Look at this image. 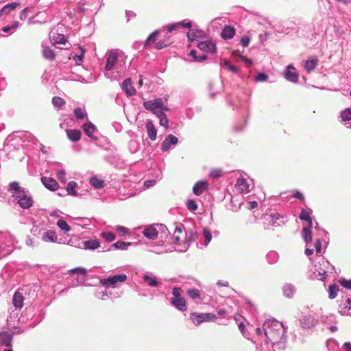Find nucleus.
<instances>
[{"label": "nucleus", "instance_id": "nucleus-1", "mask_svg": "<svg viewBox=\"0 0 351 351\" xmlns=\"http://www.w3.org/2000/svg\"><path fill=\"white\" fill-rule=\"evenodd\" d=\"M263 330L265 338L274 346V351L286 348V330L281 322L275 319H269L264 322Z\"/></svg>", "mask_w": 351, "mask_h": 351}, {"label": "nucleus", "instance_id": "nucleus-2", "mask_svg": "<svg viewBox=\"0 0 351 351\" xmlns=\"http://www.w3.org/2000/svg\"><path fill=\"white\" fill-rule=\"evenodd\" d=\"M104 75L110 80H117L126 71L125 59L119 50L108 51L105 55Z\"/></svg>", "mask_w": 351, "mask_h": 351}, {"label": "nucleus", "instance_id": "nucleus-3", "mask_svg": "<svg viewBox=\"0 0 351 351\" xmlns=\"http://www.w3.org/2000/svg\"><path fill=\"white\" fill-rule=\"evenodd\" d=\"M12 202L19 204L23 209H28L33 206V199L29 191L21 186L18 182H12L8 188Z\"/></svg>", "mask_w": 351, "mask_h": 351}, {"label": "nucleus", "instance_id": "nucleus-4", "mask_svg": "<svg viewBox=\"0 0 351 351\" xmlns=\"http://www.w3.org/2000/svg\"><path fill=\"white\" fill-rule=\"evenodd\" d=\"M317 259V263L314 266L313 278L324 281L328 276V273L333 272L335 267L330 265V262L323 256H319Z\"/></svg>", "mask_w": 351, "mask_h": 351}, {"label": "nucleus", "instance_id": "nucleus-5", "mask_svg": "<svg viewBox=\"0 0 351 351\" xmlns=\"http://www.w3.org/2000/svg\"><path fill=\"white\" fill-rule=\"evenodd\" d=\"M17 240L8 232H0V258L10 254L15 249Z\"/></svg>", "mask_w": 351, "mask_h": 351}, {"label": "nucleus", "instance_id": "nucleus-6", "mask_svg": "<svg viewBox=\"0 0 351 351\" xmlns=\"http://www.w3.org/2000/svg\"><path fill=\"white\" fill-rule=\"evenodd\" d=\"M169 232L167 226L162 223H154L145 227L143 234L149 239L159 237L161 239L167 238Z\"/></svg>", "mask_w": 351, "mask_h": 351}, {"label": "nucleus", "instance_id": "nucleus-7", "mask_svg": "<svg viewBox=\"0 0 351 351\" xmlns=\"http://www.w3.org/2000/svg\"><path fill=\"white\" fill-rule=\"evenodd\" d=\"M128 280V276L125 274H118L109 276L107 278H100L99 284L105 287L108 288H117L121 284L125 282Z\"/></svg>", "mask_w": 351, "mask_h": 351}, {"label": "nucleus", "instance_id": "nucleus-8", "mask_svg": "<svg viewBox=\"0 0 351 351\" xmlns=\"http://www.w3.org/2000/svg\"><path fill=\"white\" fill-rule=\"evenodd\" d=\"M198 238L199 234L197 232H188L186 233L185 241L182 243H176L175 250L180 252H184L189 249L190 244Z\"/></svg>", "mask_w": 351, "mask_h": 351}, {"label": "nucleus", "instance_id": "nucleus-9", "mask_svg": "<svg viewBox=\"0 0 351 351\" xmlns=\"http://www.w3.org/2000/svg\"><path fill=\"white\" fill-rule=\"evenodd\" d=\"M190 319L192 320L193 323L198 326L200 324L204 322H213L217 319L216 315L208 313H192L190 314Z\"/></svg>", "mask_w": 351, "mask_h": 351}, {"label": "nucleus", "instance_id": "nucleus-10", "mask_svg": "<svg viewBox=\"0 0 351 351\" xmlns=\"http://www.w3.org/2000/svg\"><path fill=\"white\" fill-rule=\"evenodd\" d=\"M23 332V330L19 329L16 331H12V332H8L6 331L0 332V347H10L12 343L13 335L21 334Z\"/></svg>", "mask_w": 351, "mask_h": 351}, {"label": "nucleus", "instance_id": "nucleus-11", "mask_svg": "<svg viewBox=\"0 0 351 351\" xmlns=\"http://www.w3.org/2000/svg\"><path fill=\"white\" fill-rule=\"evenodd\" d=\"M250 182L251 180H249L248 179L243 177H240L237 178L235 188L240 193H247L252 187V184Z\"/></svg>", "mask_w": 351, "mask_h": 351}, {"label": "nucleus", "instance_id": "nucleus-12", "mask_svg": "<svg viewBox=\"0 0 351 351\" xmlns=\"http://www.w3.org/2000/svg\"><path fill=\"white\" fill-rule=\"evenodd\" d=\"M284 77L289 82L296 83L298 81V73L296 72L295 67L289 64L286 67L283 73Z\"/></svg>", "mask_w": 351, "mask_h": 351}, {"label": "nucleus", "instance_id": "nucleus-13", "mask_svg": "<svg viewBox=\"0 0 351 351\" xmlns=\"http://www.w3.org/2000/svg\"><path fill=\"white\" fill-rule=\"evenodd\" d=\"M178 138L173 134H169L162 141L160 149L162 152H167L171 149V146L177 145Z\"/></svg>", "mask_w": 351, "mask_h": 351}, {"label": "nucleus", "instance_id": "nucleus-14", "mask_svg": "<svg viewBox=\"0 0 351 351\" xmlns=\"http://www.w3.org/2000/svg\"><path fill=\"white\" fill-rule=\"evenodd\" d=\"M162 106V98H156L153 100H149L143 102V107L153 112L156 110V109L159 108Z\"/></svg>", "mask_w": 351, "mask_h": 351}, {"label": "nucleus", "instance_id": "nucleus-15", "mask_svg": "<svg viewBox=\"0 0 351 351\" xmlns=\"http://www.w3.org/2000/svg\"><path fill=\"white\" fill-rule=\"evenodd\" d=\"M40 238L42 241L47 243H56L57 235L53 230H40Z\"/></svg>", "mask_w": 351, "mask_h": 351}, {"label": "nucleus", "instance_id": "nucleus-16", "mask_svg": "<svg viewBox=\"0 0 351 351\" xmlns=\"http://www.w3.org/2000/svg\"><path fill=\"white\" fill-rule=\"evenodd\" d=\"M192 23L191 21H180L175 23L169 24L167 25V31L168 33L176 31L180 28H191Z\"/></svg>", "mask_w": 351, "mask_h": 351}, {"label": "nucleus", "instance_id": "nucleus-17", "mask_svg": "<svg viewBox=\"0 0 351 351\" xmlns=\"http://www.w3.org/2000/svg\"><path fill=\"white\" fill-rule=\"evenodd\" d=\"M142 278L143 282L151 287H157L159 285L157 277L151 272L147 271L144 274Z\"/></svg>", "mask_w": 351, "mask_h": 351}, {"label": "nucleus", "instance_id": "nucleus-18", "mask_svg": "<svg viewBox=\"0 0 351 351\" xmlns=\"http://www.w3.org/2000/svg\"><path fill=\"white\" fill-rule=\"evenodd\" d=\"M317 324V320L311 315H304L300 319V324L304 328H311Z\"/></svg>", "mask_w": 351, "mask_h": 351}, {"label": "nucleus", "instance_id": "nucleus-19", "mask_svg": "<svg viewBox=\"0 0 351 351\" xmlns=\"http://www.w3.org/2000/svg\"><path fill=\"white\" fill-rule=\"evenodd\" d=\"M171 304L180 311L184 312L186 311V304L184 298H171Z\"/></svg>", "mask_w": 351, "mask_h": 351}, {"label": "nucleus", "instance_id": "nucleus-20", "mask_svg": "<svg viewBox=\"0 0 351 351\" xmlns=\"http://www.w3.org/2000/svg\"><path fill=\"white\" fill-rule=\"evenodd\" d=\"M82 129L84 133L90 137L91 139L95 141L97 140V137L94 136V133L97 131L95 125L91 122L85 123L82 125Z\"/></svg>", "mask_w": 351, "mask_h": 351}, {"label": "nucleus", "instance_id": "nucleus-21", "mask_svg": "<svg viewBox=\"0 0 351 351\" xmlns=\"http://www.w3.org/2000/svg\"><path fill=\"white\" fill-rule=\"evenodd\" d=\"M43 185L50 191H54L59 187L58 183L56 180L49 177H43L41 178Z\"/></svg>", "mask_w": 351, "mask_h": 351}, {"label": "nucleus", "instance_id": "nucleus-22", "mask_svg": "<svg viewBox=\"0 0 351 351\" xmlns=\"http://www.w3.org/2000/svg\"><path fill=\"white\" fill-rule=\"evenodd\" d=\"M122 89L125 92L128 96L134 95L136 93V89L132 84L130 78H127L123 82Z\"/></svg>", "mask_w": 351, "mask_h": 351}, {"label": "nucleus", "instance_id": "nucleus-23", "mask_svg": "<svg viewBox=\"0 0 351 351\" xmlns=\"http://www.w3.org/2000/svg\"><path fill=\"white\" fill-rule=\"evenodd\" d=\"M208 188V182L204 180L197 182L193 187V193L195 195H200Z\"/></svg>", "mask_w": 351, "mask_h": 351}, {"label": "nucleus", "instance_id": "nucleus-24", "mask_svg": "<svg viewBox=\"0 0 351 351\" xmlns=\"http://www.w3.org/2000/svg\"><path fill=\"white\" fill-rule=\"evenodd\" d=\"M197 47L203 51L208 53H214L216 51V46L212 42L202 41L197 44Z\"/></svg>", "mask_w": 351, "mask_h": 351}, {"label": "nucleus", "instance_id": "nucleus-25", "mask_svg": "<svg viewBox=\"0 0 351 351\" xmlns=\"http://www.w3.org/2000/svg\"><path fill=\"white\" fill-rule=\"evenodd\" d=\"M145 128L149 139L155 141L157 135V130L151 120H147Z\"/></svg>", "mask_w": 351, "mask_h": 351}, {"label": "nucleus", "instance_id": "nucleus-26", "mask_svg": "<svg viewBox=\"0 0 351 351\" xmlns=\"http://www.w3.org/2000/svg\"><path fill=\"white\" fill-rule=\"evenodd\" d=\"M283 295L287 298H292L296 292V287L291 283H285L282 287Z\"/></svg>", "mask_w": 351, "mask_h": 351}, {"label": "nucleus", "instance_id": "nucleus-27", "mask_svg": "<svg viewBox=\"0 0 351 351\" xmlns=\"http://www.w3.org/2000/svg\"><path fill=\"white\" fill-rule=\"evenodd\" d=\"M82 244V248L86 250H95L100 246V243L97 239L84 241Z\"/></svg>", "mask_w": 351, "mask_h": 351}, {"label": "nucleus", "instance_id": "nucleus-28", "mask_svg": "<svg viewBox=\"0 0 351 351\" xmlns=\"http://www.w3.org/2000/svg\"><path fill=\"white\" fill-rule=\"evenodd\" d=\"M19 310L14 309L10 312V315L7 318L8 325L12 327L13 329H17L15 326V322L19 319Z\"/></svg>", "mask_w": 351, "mask_h": 351}, {"label": "nucleus", "instance_id": "nucleus-29", "mask_svg": "<svg viewBox=\"0 0 351 351\" xmlns=\"http://www.w3.org/2000/svg\"><path fill=\"white\" fill-rule=\"evenodd\" d=\"M313 213L311 209L302 208L299 218L302 221L308 222L311 227H313V221L311 217V215Z\"/></svg>", "mask_w": 351, "mask_h": 351}, {"label": "nucleus", "instance_id": "nucleus-30", "mask_svg": "<svg viewBox=\"0 0 351 351\" xmlns=\"http://www.w3.org/2000/svg\"><path fill=\"white\" fill-rule=\"evenodd\" d=\"M204 35V31L199 29H191L187 33V38L192 42L197 38H202Z\"/></svg>", "mask_w": 351, "mask_h": 351}, {"label": "nucleus", "instance_id": "nucleus-31", "mask_svg": "<svg viewBox=\"0 0 351 351\" xmlns=\"http://www.w3.org/2000/svg\"><path fill=\"white\" fill-rule=\"evenodd\" d=\"M235 34V29L230 25H226L221 32V36L223 39H230Z\"/></svg>", "mask_w": 351, "mask_h": 351}, {"label": "nucleus", "instance_id": "nucleus-32", "mask_svg": "<svg viewBox=\"0 0 351 351\" xmlns=\"http://www.w3.org/2000/svg\"><path fill=\"white\" fill-rule=\"evenodd\" d=\"M24 298L21 293L16 291L13 295L12 303L17 308H21L23 305Z\"/></svg>", "mask_w": 351, "mask_h": 351}, {"label": "nucleus", "instance_id": "nucleus-33", "mask_svg": "<svg viewBox=\"0 0 351 351\" xmlns=\"http://www.w3.org/2000/svg\"><path fill=\"white\" fill-rule=\"evenodd\" d=\"M318 64V60L316 58L308 59L305 61L304 68L308 73L313 71Z\"/></svg>", "mask_w": 351, "mask_h": 351}, {"label": "nucleus", "instance_id": "nucleus-34", "mask_svg": "<svg viewBox=\"0 0 351 351\" xmlns=\"http://www.w3.org/2000/svg\"><path fill=\"white\" fill-rule=\"evenodd\" d=\"M66 132L68 138L73 142L78 141L81 138L82 133L79 130H66Z\"/></svg>", "mask_w": 351, "mask_h": 351}, {"label": "nucleus", "instance_id": "nucleus-35", "mask_svg": "<svg viewBox=\"0 0 351 351\" xmlns=\"http://www.w3.org/2000/svg\"><path fill=\"white\" fill-rule=\"evenodd\" d=\"M19 5V3L17 2H12L6 4L0 10V16L8 15L9 13L11 12V11L15 10Z\"/></svg>", "mask_w": 351, "mask_h": 351}, {"label": "nucleus", "instance_id": "nucleus-36", "mask_svg": "<svg viewBox=\"0 0 351 351\" xmlns=\"http://www.w3.org/2000/svg\"><path fill=\"white\" fill-rule=\"evenodd\" d=\"M310 225L308 227H304L302 231V237L306 244L309 243L312 240V232Z\"/></svg>", "mask_w": 351, "mask_h": 351}, {"label": "nucleus", "instance_id": "nucleus-37", "mask_svg": "<svg viewBox=\"0 0 351 351\" xmlns=\"http://www.w3.org/2000/svg\"><path fill=\"white\" fill-rule=\"evenodd\" d=\"M202 237H204V243H200V245H203L204 247H206L209 244V243L210 242V241L212 239L211 232L208 228H207V227L204 228V229L202 230Z\"/></svg>", "mask_w": 351, "mask_h": 351}, {"label": "nucleus", "instance_id": "nucleus-38", "mask_svg": "<svg viewBox=\"0 0 351 351\" xmlns=\"http://www.w3.org/2000/svg\"><path fill=\"white\" fill-rule=\"evenodd\" d=\"M90 184L96 189H101L105 186L104 181L95 176L90 179Z\"/></svg>", "mask_w": 351, "mask_h": 351}, {"label": "nucleus", "instance_id": "nucleus-39", "mask_svg": "<svg viewBox=\"0 0 351 351\" xmlns=\"http://www.w3.org/2000/svg\"><path fill=\"white\" fill-rule=\"evenodd\" d=\"M77 187V184L74 181H70L66 186V190L69 195L72 196H78L77 192L75 189Z\"/></svg>", "mask_w": 351, "mask_h": 351}, {"label": "nucleus", "instance_id": "nucleus-40", "mask_svg": "<svg viewBox=\"0 0 351 351\" xmlns=\"http://www.w3.org/2000/svg\"><path fill=\"white\" fill-rule=\"evenodd\" d=\"M351 310V299H346L343 304L340 306L339 313L342 315L350 314L348 311Z\"/></svg>", "mask_w": 351, "mask_h": 351}, {"label": "nucleus", "instance_id": "nucleus-41", "mask_svg": "<svg viewBox=\"0 0 351 351\" xmlns=\"http://www.w3.org/2000/svg\"><path fill=\"white\" fill-rule=\"evenodd\" d=\"M266 259L269 264H275L278 261L279 255L276 251H270L267 254Z\"/></svg>", "mask_w": 351, "mask_h": 351}, {"label": "nucleus", "instance_id": "nucleus-42", "mask_svg": "<svg viewBox=\"0 0 351 351\" xmlns=\"http://www.w3.org/2000/svg\"><path fill=\"white\" fill-rule=\"evenodd\" d=\"M184 230L183 225L180 224L176 226L174 233H173V239H174V247H176V243H180V234H182Z\"/></svg>", "mask_w": 351, "mask_h": 351}, {"label": "nucleus", "instance_id": "nucleus-43", "mask_svg": "<svg viewBox=\"0 0 351 351\" xmlns=\"http://www.w3.org/2000/svg\"><path fill=\"white\" fill-rule=\"evenodd\" d=\"M19 27V23L14 21L11 25H6L2 27L1 31L6 34H12Z\"/></svg>", "mask_w": 351, "mask_h": 351}, {"label": "nucleus", "instance_id": "nucleus-44", "mask_svg": "<svg viewBox=\"0 0 351 351\" xmlns=\"http://www.w3.org/2000/svg\"><path fill=\"white\" fill-rule=\"evenodd\" d=\"M74 114L77 119H84L87 117L84 107H77L74 109Z\"/></svg>", "mask_w": 351, "mask_h": 351}, {"label": "nucleus", "instance_id": "nucleus-45", "mask_svg": "<svg viewBox=\"0 0 351 351\" xmlns=\"http://www.w3.org/2000/svg\"><path fill=\"white\" fill-rule=\"evenodd\" d=\"M43 54L45 58L52 60L55 58L56 54L52 49L49 47H44L43 49Z\"/></svg>", "mask_w": 351, "mask_h": 351}, {"label": "nucleus", "instance_id": "nucleus-46", "mask_svg": "<svg viewBox=\"0 0 351 351\" xmlns=\"http://www.w3.org/2000/svg\"><path fill=\"white\" fill-rule=\"evenodd\" d=\"M78 50L80 51L79 53L75 54L73 56V60H75L76 64L80 65L83 62V59L84 56V50L82 47H78Z\"/></svg>", "mask_w": 351, "mask_h": 351}, {"label": "nucleus", "instance_id": "nucleus-47", "mask_svg": "<svg viewBox=\"0 0 351 351\" xmlns=\"http://www.w3.org/2000/svg\"><path fill=\"white\" fill-rule=\"evenodd\" d=\"M271 348L274 349V346L265 339L264 343H261L260 346L256 348V351H271Z\"/></svg>", "mask_w": 351, "mask_h": 351}, {"label": "nucleus", "instance_id": "nucleus-48", "mask_svg": "<svg viewBox=\"0 0 351 351\" xmlns=\"http://www.w3.org/2000/svg\"><path fill=\"white\" fill-rule=\"evenodd\" d=\"M340 118L341 121L343 122L351 121V108H347L344 110L341 111Z\"/></svg>", "mask_w": 351, "mask_h": 351}, {"label": "nucleus", "instance_id": "nucleus-49", "mask_svg": "<svg viewBox=\"0 0 351 351\" xmlns=\"http://www.w3.org/2000/svg\"><path fill=\"white\" fill-rule=\"evenodd\" d=\"M110 294H111L110 292L108 293L107 291H104V290H100V289H97L94 293V295L95 298L102 300H105L107 298H108L109 295H110Z\"/></svg>", "mask_w": 351, "mask_h": 351}, {"label": "nucleus", "instance_id": "nucleus-50", "mask_svg": "<svg viewBox=\"0 0 351 351\" xmlns=\"http://www.w3.org/2000/svg\"><path fill=\"white\" fill-rule=\"evenodd\" d=\"M132 245L130 242H125L122 241H119L112 245V247L118 249V250H126L129 246Z\"/></svg>", "mask_w": 351, "mask_h": 351}, {"label": "nucleus", "instance_id": "nucleus-51", "mask_svg": "<svg viewBox=\"0 0 351 351\" xmlns=\"http://www.w3.org/2000/svg\"><path fill=\"white\" fill-rule=\"evenodd\" d=\"M196 53L197 51L195 49L191 50L189 53V55L191 56L193 58L194 61L195 62H203L207 58L206 55L205 54H202L201 56H197Z\"/></svg>", "mask_w": 351, "mask_h": 351}, {"label": "nucleus", "instance_id": "nucleus-52", "mask_svg": "<svg viewBox=\"0 0 351 351\" xmlns=\"http://www.w3.org/2000/svg\"><path fill=\"white\" fill-rule=\"evenodd\" d=\"M186 294L193 300L197 299L200 298L201 293L199 289H189L186 291Z\"/></svg>", "mask_w": 351, "mask_h": 351}, {"label": "nucleus", "instance_id": "nucleus-53", "mask_svg": "<svg viewBox=\"0 0 351 351\" xmlns=\"http://www.w3.org/2000/svg\"><path fill=\"white\" fill-rule=\"evenodd\" d=\"M339 291V287L334 284L332 285H330L328 287V293H329V298L330 299H334L337 297V293Z\"/></svg>", "mask_w": 351, "mask_h": 351}, {"label": "nucleus", "instance_id": "nucleus-54", "mask_svg": "<svg viewBox=\"0 0 351 351\" xmlns=\"http://www.w3.org/2000/svg\"><path fill=\"white\" fill-rule=\"evenodd\" d=\"M57 226L64 232H69L71 230V228L69 224L66 223L65 220L63 219H60L57 221Z\"/></svg>", "mask_w": 351, "mask_h": 351}, {"label": "nucleus", "instance_id": "nucleus-55", "mask_svg": "<svg viewBox=\"0 0 351 351\" xmlns=\"http://www.w3.org/2000/svg\"><path fill=\"white\" fill-rule=\"evenodd\" d=\"M52 104L54 107L60 108L65 104V101L60 97H53Z\"/></svg>", "mask_w": 351, "mask_h": 351}, {"label": "nucleus", "instance_id": "nucleus-56", "mask_svg": "<svg viewBox=\"0 0 351 351\" xmlns=\"http://www.w3.org/2000/svg\"><path fill=\"white\" fill-rule=\"evenodd\" d=\"M101 237L108 242H112L115 239V235L112 232H103L101 233Z\"/></svg>", "mask_w": 351, "mask_h": 351}, {"label": "nucleus", "instance_id": "nucleus-57", "mask_svg": "<svg viewBox=\"0 0 351 351\" xmlns=\"http://www.w3.org/2000/svg\"><path fill=\"white\" fill-rule=\"evenodd\" d=\"M70 272L72 274H77L82 276H85L86 275V269L84 267H82L73 268L70 270Z\"/></svg>", "mask_w": 351, "mask_h": 351}, {"label": "nucleus", "instance_id": "nucleus-58", "mask_svg": "<svg viewBox=\"0 0 351 351\" xmlns=\"http://www.w3.org/2000/svg\"><path fill=\"white\" fill-rule=\"evenodd\" d=\"M271 222L272 225L275 226H280V223H279L278 221L280 219H282V217L278 214V213H274L271 215Z\"/></svg>", "mask_w": 351, "mask_h": 351}, {"label": "nucleus", "instance_id": "nucleus-59", "mask_svg": "<svg viewBox=\"0 0 351 351\" xmlns=\"http://www.w3.org/2000/svg\"><path fill=\"white\" fill-rule=\"evenodd\" d=\"M186 206L188 210L192 212L197 210L198 208L197 203L193 199H188L186 203Z\"/></svg>", "mask_w": 351, "mask_h": 351}, {"label": "nucleus", "instance_id": "nucleus-60", "mask_svg": "<svg viewBox=\"0 0 351 351\" xmlns=\"http://www.w3.org/2000/svg\"><path fill=\"white\" fill-rule=\"evenodd\" d=\"M158 31L152 32L145 40V45H149L151 42H155L158 38Z\"/></svg>", "mask_w": 351, "mask_h": 351}, {"label": "nucleus", "instance_id": "nucleus-61", "mask_svg": "<svg viewBox=\"0 0 351 351\" xmlns=\"http://www.w3.org/2000/svg\"><path fill=\"white\" fill-rule=\"evenodd\" d=\"M182 290L180 287H173L172 289V295L173 297L172 298H182Z\"/></svg>", "mask_w": 351, "mask_h": 351}, {"label": "nucleus", "instance_id": "nucleus-62", "mask_svg": "<svg viewBox=\"0 0 351 351\" xmlns=\"http://www.w3.org/2000/svg\"><path fill=\"white\" fill-rule=\"evenodd\" d=\"M210 176L213 178H219L222 176V170L219 169H213L210 172Z\"/></svg>", "mask_w": 351, "mask_h": 351}, {"label": "nucleus", "instance_id": "nucleus-63", "mask_svg": "<svg viewBox=\"0 0 351 351\" xmlns=\"http://www.w3.org/2000/svg\"><path fill=\"white\" fill-rule=\"evenodd\" d=\"M56 176L58 179L63 183L66 182V172L64 170L62 169L60 171H57Z\"/></svg>", "mask_w": 351, "mask_h": 351}, {"label": "nucleus", "instance_id": "nucleus-64", "mask_svg": "<svg viewBox=\"0 0 351 351\" xmlns=\"http://www.w3.org/2000/svg\"><path fill=\"white\" fill-rule=\"evenodd\" d=\"M339 282L343 287L351 290V279L346 280L343 278L339 280Z\"/></svg>", "mask_w": 351, "mask_h": 351}]
</instances>
